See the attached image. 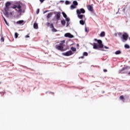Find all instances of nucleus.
Segmentation results:
<instances>
[{"mask_svg":"<svg viewBox=\"0 0 130 130\" xmlns=\"http://www.w3.org/2000/svg\"><path fill=\"white\" fill-rule=\"evenodd\" d=\"M94 41H97L98 44L96 43H93L92 44L93 49H98V50H100L101 48H103L104 47V45L102 44V41L101 40H97V39H94Z\"/></svg>","mask_w":130,"mask_h":130,"instance_id":"obj_1","label":"nucleus"},{"mask_svg":"<svg viewBox=\"0 0 130 130\" xmlns=\"http://www.w3.org/2000/svg\"><path fill=\"white\" fill-rule=\"evenodd\" d=\"M130 70V67L128 66H126L125 67H123L122 68L121 70H120L119 73L120 74H125L126 73L127 75H128V71Z\"/></svg>","mask_w":130,"mask_h":130,"instance_id":"obj_2","label":"nucleus"},{"mask_svg":"<svg viewBox=\"0 0 130 130\" xmlns=\"http://www.w3.org/2000/svg\"><path fill=\"white\" fill-rule=\"evenodd\" d=\"M121 38L122 39V41H123V42H125V41H127V39H128V34L127 32H124L122 35Z\"/></svg>","mask_w":130,"mask_h":130,"instance_id":"obj_3","label":"nucleus"},{"mask_svg":"<svg viewBox=\"0 0 130 130\" xmlns=\"http://www.w3.org/2000/svg\"><path fill=\"white\" fill-rule=\"evenodd\" d=\"M18 9V10L17 11L18 13H21L22 12V9H21V8H22V7L21 6V5L20 4H18L17 6V5H14L12 8V9Z\"/></svg>","mask_w":130,"mask_h":130,"instance_id":"obj_4","label":"nucleus"},{"mask_svg":"<svg viewBox=\"0 0 130 130\" xmlns=\"http://www.w3.org/2000/svg\"><path fill=\"white\" fill-rule=\"evenodd\" d=\"M86 11L84 9L81 8L80 10L77 9L76 10V13L77 15H81V14H85Z\"/></svg>","mask_w":130,"mask_h":130,"instance_id":"obj_5","label":"nucleus"},{"mask_svg":"<svg viewBox=\"0 0 130 130\" xmlns=\"http://www.w3.org/2000/svg\"><path fill=\"white\" fill-rule=\"evenodd\" d=\"M62 55L64 56H70L71 55H73V52L72 51H68L65 53H62Z\"/></svg>","mask_w":130,"mask_h":130,"instance_id":"obj_6","label":"nucleus"},{"mask_svg":"<svg viewBox=\"0 0 130 130\" xmlns=\"http://www.w3.org/2000/svg\"><path fill=\"white\" fill-rule=\"evenodd\" d=\"M54 14L55 15V17L57 21L60 19V12H54Z\"/></svg>","mask_w":130,"mask_h":130,"instance_id":"obj_7","label":"nucleus"},{"mask_svg":"<svg viewBox=\"0 0 130 130\" xmlns=\"http://www.w3.org/2000/svg\"><path fill=\"white\" fill-rule=\"evenodd\" d=\"M9 9L7 8L4 9V11L3 12L4 15L6 16V17H9Z\"/></svg>","mask_w":130,"mask_h":130,"instance_id":"obj_8","label":"nucleus"},{"mask_svg":"<svg viewBox=\"0 0 130 130\" xmlns=\"http://www.w3.org/2000/svg\"><path fill=\"white\" fill-rule=\"evenodd\" d=\"M56 49H58V50H60V51H63V46H59V45H56Z\"/></svg>","mask_w":130,"mask_h":130,"instance_id":"obj_9","label":"nucleus"},{"mask_svg":"<svg viewBox=\"0 0 130 130\" xmlns=\"http://www.w3.org/2000/svg\"><path fill=\"white\" fill-rule=\"evenodd\" d=\"M64 37H68L69 38H74V36L70 33L65 34Z\"/></svg>","mask_w":130,"mask_h":130,"instance_id":"obj_10","label":"nucleus"},{"mask_svg":"<svg viewBox=\"0 0 130 130\" xmlns=\"http://www.w3.org/2000/svg\"><path fill=\"white\" fill-rule=\"evenodd\" d=\"M87 8L90 12H93V11H94V8H93L92 6L91 5H87Z\"/></svg>","mask_w":130,"mask_h":130,"instance_id":"obj_11","label":"nucleus"},{"mask_svg":"<svg viewBox=\"0 0 130 130\" xmlns=\"http://www.w3.org/2000/svg\"><path fill=\"white\" fill-rule=\"evenodd\" d=\"M10 6H11V2H8L6 3V5H5V9H10L9 7Z\"/></svg>","mask_w":130,"mask_h":130,"instance_id":"obj_12","label":"nucleus"},{"mask_svg":"<svg viewBox=\"0 0 130 130\" xmlns=\"http://www.w3.org/2000/svg\"><path fill=\"white\" fill-rule=\"evenodd\" d=\"M78 17L81 20H82L83 18H85V15L82 14H78Z\"/></svg>","mask_w":130,"mask_h":130,"instance_id":"obj_13","label":"nucleus"},{"mask_svg":"<svg viewBox=\"0 0 130 130\" xmlns=\"http://www.w3.org/2000/svg\"><path fill=\"white\" fill-rule=\"evenodd\" d=\"M52 15H53V14H52V13H51V12L49 13L48 14V15L47 16V18L49 19V18H51V17H52Z\"/></svg>","mask_w":130,"mask_h":130,"instance_id":"obj_14","label":"nucleus"},{"mask_svg":"<svg viewBox=\"0 0 130 130\" xmlns=\"http://www.w3.org/2000/svg\"><path fill=\"white\" fill-rule=\"evenodd\" d=\"M105 37V32L102 31L100 35V37Z\"/></svg>","mask_w":130,"mask_h":130,"instance_id":"obj_15","label":"nucleus"},{"mask_svg":"<svg viewBox=\"0 0 130 130\" xmlns=\"http://www.w3.org/2000/svg\"><path fill=\"white\" fill-rule=\"evenodd\" d=\"M34 29H38V24L35 23L34 24Z\"/></svg>","mask_w":130,"mask_h":130,"instance_id":"obj_16","label":"nucleus"},{"mask_svg":"<svg viewBox=\"0 0 130 130\" xmlns=\"http://www.w3.org/2000/svg\"><path fill=\"white\" fill-rule=\"evenodd\" d=\"M64 42H66V41L63 40L61 42V43H59V46H63V44L64 43Z\"/></svg>","mask_w":130,"mask_h":130,"instance_id":"obj_17","label":"nucleus"},{"mask_svg":"<svg viewBox=\"0 0 130 130\" xmlns=\"http://www.w3.org/2000/svg\"><path fill=\"white\" fill-rule=\"evenodd\" d=\"M70 7L71 10H74V9H76V8H77V6H76L75 5H74L73 4V5H72Z\"/></svg>","mask_w":130,"mask_h":130,"instance_id":"obj_18","label":"nucleus"},{"mask_svg":"<svg viewBox=\"0 0 130 130\" xmlns=\"http://www.w3.org/2000/svg\"><path fill=\"white\" fill-rule=\"evenodd\" d=\"M61 23L62 24V25L66 26V21L64 20H61Z\"/></svg>","mask_w":130,"mask_h":130,"instance_id":"obj_19","label":"nucleus"},{"mask_svg":"<svg viewBox=\"0 0 130 130\" xmlns=\"http://www.w3.org/2000/svg\"><path fill=\"white\" fill-rule=\"evenodd\" d=\"M73 4L74 6H78V2L76 1H73Z\"/></svg>","mask_w":130,"mask_h":130,"instance_id":"obj_20","label":"nucleus"},{"mask_svg":"<svg viewBox=\"0 0 130 130\" xmlns=\"http://www.w3.org/2000/svg\"><path fill=\"white\" fill-rule=\"evenodd\" d=\"M79 23L81 25H84V24H85V22H84V20H80Z\"/></svg>","mask_w":130,"mask_h":130,"instance_id":"obj_21","label":"nucleus"},{"mask_svg":"<svg viewBox=\"0 0 130 130\" xmlns=\"http://www.w3.org/2000/svg\"><path fill=\"white\" fill-rule=\"evenodd\" d=\"M71 49L72 50V51H77V49L75 47H72Z\"/></svg>","mask_w":130,"mask_h":130,"instance_id":"obj_22","label":"nucleus"},{"mask_svg":"<svg viewBox=\"0 0 130 130\" xmlns=\"http://www.w3.org/2000/svg\"><path fill=\"white\" fill-rule=\"evenodd\" d=\"M17 24H23L24 20H19L17 22Z\"/></svg>","mask_w":130,"mask_h":130,"instance_id":"obj_23","label":"nucleus"},{"mask_svg":"<svg viewBox=\"0 0 130 130\" xmlns=\"http://www.w3.org/2000/svg\"><path fill=\"white\" fill-rule=\"evenodd\" d=\"M124 47H125V48L128 49H129V45H128V44H125Z\"/></svg>","mask_w":130,"mask_h":130,"instance_id":"obj_24","label":"nucleus"},{"mask_svg":"<svg viewBox=\"0 0 130 130\" xmlns=\"http://www.w3.org/2000/svg\"><path fill=\"white\" fill-rule=\"evenodd\" d=\"M120 53H121V51H120V50H118L115 52V54H116V55L120 54Z\"/></svg>","mask_w":130,"mask_h":130,"instance_id":"obj_25","label":"nucleus"},{"mask_svg":"<svg viewBox=\"0 0 130 130\" xmlns=\"http://www.w3.org/2000/svg\"><path fill=\"white\" fill-rule=\"evenodd\" d=\"M62 14L63 15V17L65 18H67V14L64 12H62Z\"/></svg>","mask_w":130,"mask_h":130,"instance_id":"obj_26","label":"nucleus"},{"mask_svg":"<svg viewBox=\"0 0 130 130\" xmlns=\"http://www.w3.org/2000/svg\"><path fill=\"white\" fill-rule=\"evenodd\" d=\"M83 55L84 56H88V53H87V52H83Z\"/></svg>","mask_w":130,"mask_h":130,"instance_id":"obj_27","label":"nucleus"},{"mask_svg":"<svg viewBox=\"0 0 130 130\" xmlns=\"http://www.w3.org/2000/svg\"><path fill=\"white\" fill-rule=\"evenodd\" d=\"M52 32H57V30L55 29L54 27L52 28Z\"/></svg>","mask_w":130,"mask_h":130,"instance_id":"obj_28","label":"nucleus"},{"mask_svg":"<svg viewBox=\"0 0 130 130\" xmlns=\"http://www.w3.org/2000/svg\"><path fill=\"white\" fill-rule=\"evenodd\" d=\"M65 4L66 5H70V4H71V2H70L69 1H66L65 2Z\"/></svg>","mask_w":130,"mask_h":130,"instance_id":"obj_29","label":"nucleus"},{"mask_svg":"<svg viewBox=\"0 0 130 130\" xmlns=\"http://www.w3.org/2000/svg\"><path fill=\"white\" fill-rule=\"evenodd\" d=\"M66 21H67V22H70V19L69 17H66Z\"/></svg>","mask_w":130,"mask_h":130,"instance_id":"obj_30","label":"nucleus"},{"mask_svg":"<svg viewBox=\"0 0 130 130\" xmlns=\"http://www.w3.org/2000/svg\"><path fill=\"white\" fill-rule=\"evenodd\" d=\"M1 42H4V41H5V38H4V37H2L1 38Z\"/></svg>","mask_w":130,"mask_h":130,"instance_id":"obj_31","label":"nucleus"},{"mask_svg":"<svg viewBox=\"0 0 130 130\" xmlns=\"http://www.w3.org/2000/svg\"><path fill=\"white\" fill-rule=\"evenodd\" d=\"M2 17L4 20V21L5 22L6 24H8V22L7 21V20H6V18L4 17V16H3Z\"/></svg>","mask_w":130,"mask_h":130,"instance_id":"obj_32","label":"nucleus"},{"mask_svg":"<svg viewBox=\"0 0 130 130\" xmlns=\"http://www.w3.org/2000/svg\"><path fill=\"white\" fill-rule=\"evenodd\" d=\"M50 27L52 29L54 27V26H53V23H51L50 25Z\"/></svg>","mask_w":130,"mask_h":130,"instance_id":"obj_33","label":"nucleus"},{"mask_svg":"<svg viewBox=\"0 0 130 130\" xmlns=\"http://www.w3.org/2000/svg\"><path fill=\"white\" fill-rule=\"evenodd\" d=\"M120 99L121 100H123V99H124V96H123V95H121V96H120Z\"/></svg>","mask_w":130,"mask_h":130,"instance_id":"obj_34","label":"nucleus"},{"mask_svg":"<svg viewBox=\"0 0 130 130\" xmlns=\"http://www.w3.org/2000/svg\"><path fill=\"white\" fill-rule=\"evenodd\" d=\"M50 25V23L49 22H47L46 23V26H47V27H49Z\"/></svg>","mask_w":130,"mask_h":130,"instance_id":"obj_35","label":"nucleus"},{"mask_svg":"<svg viewBox=\"0 0 130 130\" xmlns=\"http://www.w3.org/2000/svg\"><path fill=\"white\" fill-rule=\"evenodd\" d=\"M15 38H17L18 37V34L17 32L15 33Z\"/></svg>","mask_w":130,"mask_h":130,"instance_id":"obj_36","label":"nucleus"},{"mask_svg":"<svg viewBox=\"0 0 130 130\" xmlns=\"http://www.w3.org/2000/svg\"><path fill=\"white\" fill-rule=\"evenodd\" d=\"M104 48H105L106 49H109V47H108L107 46H104Z\"/></svg>","mask_w":130,"mask_h":130,"instance_id":"obj_37","label":"nucleus"},{"mask_svg":"<svg viewBox=\"0 0 130 130\" xmlns=\"http://www.w3.org/2000/svg\"><path fill=\"white\" fill-rule=\"evenodd\" d=\"M48 12H49V10H46V11H45L43 12V14H45V13H47Z\"/></svg>","mask_w":130,"mask_h":130,"instance_id":"obj_38","label":"nucleus"},{"mask_svg":"<svg viewBox=\"0 0 130 130\" xmlns=\"http://www.w3.org/2000/svg\"><path fill=\"white\" fill-rule=\"evenodd\" d=\"M103 71L104 72V73H106V72H107V70H106V69H104V70H103Z\"/></svg>","mask_w":130,"mask_h":130,"instance_id":"obj_39","label":"nucleus"},{"mask_svg":"<svg viewBox=\"0 0 130 130\" xmlns=\"http://www.w3.org/2000/svg\"><path fill=\"white\" fill-rule=\"evenodd\" d=\"M44 1H45V0H40V2L41 3H43V2H44Z\"/></svg>","mask_w":130,"mask_h":130,"instance_id":"obj_40","label":"nucleus"},{"mask_svg":"<svg viewBox=\"0 0 130 130\" xmlns=\"http://www.w3.org/2000/svg\"><path fill=\"white\" fill-rule=\"evenodd\" d=\"M29 37H30V36L27 35V36H25V38H29Z\"/></svg>","mask_w":130,"mask_h":130,"instance_id":"obj_41","label":"nucleus"},{"mask_svg":"<svg viewBox=\"0 0 130 130\" xmlns=\"http://www.w3.org/2000/svg\"><path fill=\"white\" fill-rule=\"evenodd\" d=\"M121 34H122V33H121V32H118V35H121Z\"/></svg>","mask_w":130,"mask_h":130,"instance_id":"obj_42","label":"nucleus"},{"mask_svg":"<svg viewBox=\"0 0 130 130\" xmlns=\"http://www.w3.org/2000/svg\"><path fill=\"white\" fill-rule=\"evenodd\" d=\"M69 25H70V23H69V22H67V27H68L69 26Z\"/></svg>","mask_w":130,"mask_h":130,"instance_id":"obj_43","label":"nucleus"},{"mask_svg":"<svg viewBox=\"0 0 130 130\" xmlns=\"http://www.w3.org/2000/svg\"><path fill=\"white\" fill-rule=\"evenodd\" d=\"M79 58H84V56H82L79 57Z\"/></svg>","mask_w":130,"mask_h":130,"instance_id":"obj_44","label":"nucleus"},{"mask_svg":"<svg viewBox=\"0 0 130 130\" xmlns=\"http://www.w3.org/2000/svg\"><path fill=\"white\" fill-rule=\"evenodd\" d=\"M76 46H79V44H77L76 45Z\"/></svg>","mask_w":130,"mask_h":130,"instance_id":"obj_45","label":"nucleus"},{"mask_svg":"<svg viewBox=\"0 0 130 130\" xmlns=\"http://www.w3.org/2000/svg\"><path fill=\"white\" fill-rule=\"evenodd\" d=\"M101 50H102V51H105V50H104L103 49H101Z\"/></svg>","mask_w":130,"mask_h":130,"instance_id":"obj_46","label":"nucleus"},{"mask_svg":"<svg viewBox=\"0 0 130 130\" xmlns=\"http://www.w3.org/2000/svg\"><path fill=\"white\" fill-rule=\"evenodd\" d=\"M38 12H39V9H38Z\"/></svg>","mask_w":130,"mask_h":130,"instance_id":"obj_47","label":"nucleus"},{"mask_svg":"<svg viewBox=\"0 0 130 130\" xmlns=\"http://www.w3.org/2000/svg\"><path fill=\"white\" fill-rule=\"evenodd\" d=\"M0 84H1V82H0Z\"/></svg>","mask_w":130,"mask_h":130,"instance_id":"obj_48","label":"nucleus"}]
</instances>
